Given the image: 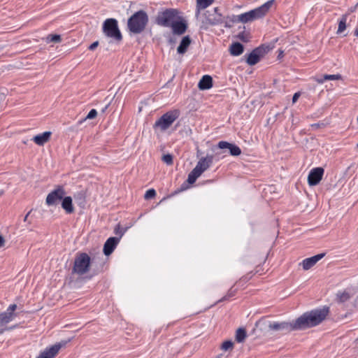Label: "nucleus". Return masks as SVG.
Listing matches in <instances>:
<instances>
[{
  "instance_id": "cd10ccee",
  "label": "nucleus",
  "mask_w": 358,
  "mask_h": 358,
  "mask_svg": "<svg viewBox=\"0 0 358 358\" xmlns=\"http://www.w3.org/2000/svg\"><path fill=\"white\" fill-rule=\"evenodd\" d=\"M347 19H348L347 15H343L341 17V18L340 19V20L338 22V30H337L338 34L343 33L345 31V29H346Z\"/></svg>"
},
{
  "instance_id": "72a5a7b5",
  "label": "nucleus",
  "mask_w": 358,
  "mask_h": 358,
  "mask_svg": "<svg viewBox=\"0 0 358 358\" xmlns=\"http://www.w3.org/2000/svg\"><path fill=\"white\" fill-rule=\"evenodd\" d=\"M326 80H338L341 78V76L339 74L336 75H324Z\"/></svg>"
},
{
  "instance_id": "bb28decb",
  "label": "nucleus",
  "mask_w": 358,
  "mask_h": 358,
  "mask_svg": "<svg viewBox=\"0 0 358 358\" xmlns=\"http://www.w3.org/2000/svg\"><path fill=\"white\" fill-rule=\"evenodd\" d=\"M247 337V332L244 328H238L236 332V341L238 343H242Z\"/></svg>"
},
{
  "instance_id": "f3484780",
  "label": "nucleus",
  "mask_w": 358,
  "mask_h": 358,
  "mask_svg": "<svg viewBox=\"0 0 358 358\" xmlns=\"http://www.w3.org/2000/svg\"><path fill=\"white\" fill-rule=\"evenodd\" d=\"M324 253H320L311 257L306 258L303 259L300 264L302 265L303 270L307 271L314 266L318 261L324 257Z\"/></svg>"
},
{
  "instance_id": "09e8293b",
  "label": "nucleus",
  "mask_w": 358,
  "mask_h": 358,
  "mask_svg": "<svg viewBox=\"0 0 358 358\" xmlns=\"http://www.w3.org/2000/svg\"><path fill=\"white\" fill-rule=\"evenodd\" d=\"M357 5H358V3H357Z\"/></svg>"
},
{
  "instance_id": "6e6552de",
  "label": "nucleus",
  "mask_w": 358,
  "mask_h": 358,
  "mask_svg": "<svg viewBox=\"0 0 358 358\" xmlns=\"http://www.w3.org/2000/svg\"><path fill=\"white\" fill-rule=\"evenodd\" d=\"M268 329L273 331H281L285 334L291 332L292 331H296V320L292 322H273L268 324Z\"/></svg>"
},
{
  "instance_id": "ea45409f",
  "label": "nucleus",
  "mask_w": 358,
  "mask_h": 358,
  "mask_svg": "<svg viewBox=\"0 0 358 358\" xmlns=\"http://www.w3.org/2000/svg\"><path fill=\"white\" fill-rule=\"evenodd\" d=\"M15 327H16V325H14V326L10 327H6L5 329H0V334H3L5 331L13 330Z\"/></svg>"
},
{
  "instance_id": "49530a36",
  "label": "nucleus",
  "mask_w": 358,
  "mask_h": 358,
  "mask_svg": "<svg viewBox=\"0 0 358 358\" xmlns=\"http://www.w3.org/2000/svg\"><path fill=\"white\" fill-rule=\"evenodd\" d=\"M216 358H219V357H217Z\"/></svg>"
},
{
  "instance_id": "423d86ee",
  "label": "nucleus",
  "mask_w": 358,
  "mask_h": 358,
  "mask_svg": "<svg viewBox=\"0 0 358 358\" xmlns=\"http://www.w3.org/2000/svg\"><path fill=\"white\" fill-rule=\"evenodd\" d=\"M213 158H201L198 162L196 166L188 174L187 182L189 184H193L196 182V179L207 170L212 164Z\"/></svg>"
},
{
  "instance_id": "1a4fd4ad",
  "label": "nucleus",
  "mask_w": 358,
  "mask_h": 358,
  "mask_svg": "<svg viewBox=\"0 0 358 358\" xmlns=\"http://www.w3.org/2000/svg\"><path fill=\"white\" fill-rule=\"evenodd\" d=\"M66 194L65 189L62 185H58L54 190L50 192L45 199L48 206H55L64 198Z\"/></svg>"
},
{
  "instance_id": "de8ad7c7",
  "label": "nucleus",
  "mask_w": 358,
  "mask_h": 358,
  "mask_svg": "<svg viewBox=\"0 0 358 358\" xmlns=\"http://www.w3.org/2000/svg\"><path fill=\"white\" fill-rule=\"evenodd\" d=\"M357 147H358V143H357Z\"/></svg>"
},
{
  "instance_id": "0eeeda50",
  "label": "nucleus",
  "mask_w": 358,
  "mask_h": 358,
  "mask_svg": "<svg viewBox=\"0 0 358 358\" xmlns=\"http://www.w3.org/2000/svg\"><path fill=\"white\" fill-rule=\"evenodd\" d=\"M179 17L177 10L169 9L159 14L157 22L161 26L169 27L177 19H179Z\"/></svg>"
},
{
  "instance_id": "6ab92c4d",
  "label": "nucleus",
  "mask_w": 358,
  "mask_h": 358,
  "mask_svg": "<svg viewBox=\"0 0 358 358\" xmlns=\"http://www.w3.org/2000/svg\"><path fill=\"white\" fill-rule=\"evenodd\" d=\"M51 134V131H44L34 136L32 141L38 145H43L50 140Z\"/></svg>"
},
{
  "instance_id": "79ce46f5",
  "label": "nucleus",
  "mask_w": 358,
  "mask_h": 358,
  "mask_svg": "<svg viewBox=\"0 0 358 358\" xmlns=\"http://www.w3.org/2000/svg\"><path fill=\"white\" fill-rule=\"evenodd\" d=\"M4 243H5V240L3 238V237L0 235V247H3L4 245Z\"/></svg>"
},
{
  "instance_id": "7ed1b4c3",
  "label": "nucleus",
  "mask_w": 358,
  "mask_h": 358,
  "mask_svg": "<svg viewBox=\"0 0 358 358\" xmlns=\"http://www.w3.org/2000/svg\"><path fill=\"white\" fill-rule=\"evenodd\" d=\"M148 22V17L143 10L135 13L129 20L127 26L134 34H139L143 31Z\"/></svg>"
},
{
  "instance_id": "20e7f679",
  "label": "nucleus",
  "mask_w": 358,
  "mask_h": 358,
  "mask_svg": "<svg viewBox=\"0 0 358 358\" xmlns=\"http://www.w3.org/2000/svg\"><path fill=\"white\" fill-rule=\"evenodd\" d=\"M90 264L91 259L87 253H78L74 259L72 273L83 275L90 271Z\"/></svg>"
},
{
  "instance_id": "a878e982",
  "label": "nucleus",
  "mask_w": 358,
  "mask_h": 358,
  "mask_svg": "<svg viewBox=\"0 0 358 358\" xmlns=\"http://www.w3.org/2000/svg\"><path fill=\"white\" fill-rule=\"evenodd\" d=\"M236 17V19L235 20V21L239 22L241 23L245 24V23H248L250 22H252V20L251 18L249 11L244 13H241V14L237 15Z\"/></svg>"
},
{
  "instance_id": "393cba45",
  "label": "nucleus",
  "mask_w": 358,
  "mask_h": 358,
  "mask_svg": "<svg viewBox=\"0 0 358 358\" xmlns=\"http://www.w3.org/2000/svg\"><path fill=\"white\" fill-rule=\"evenodd\" d=\"M243 52V46L240 43H234L230 47V53L233 56H238Z\"/></svg>"
},
{
  "instance_id": "9b49d317",
  "label": "nucleus",
  "mask_w": 358,
  "mask_h": 358,
  "mask_svg": "<svg viewBox=\"0 0 358 358\" xmlns=\"http://www.w3.org/2000/svg\"><path fill=\"white\" fill-rule=\"evenodd\" d=\"M324 169L322 167H316L310 170L308 176V183L310 186L318 185L322 179Z\"/></svg>"
},
{
  "instance_id": "a18cd8bd",
  "label": "nucleus",
  "mask_w": 358,
  "mask_h": 358,
  "mask_svg": "<svg viewBox=\"0 0 358 358\" xmlns=\"http://www.w3.org/2000/svg\"><path fill=\"white\" fill-rule=\"evenodd\" d=\"M163 157H171V155L167 154V155H164Z\"/></svg>"
},
{
  "instance_id": "c85d7f7f",
  "label": "nucleus",
  "mask_w": 358,
  "mask_h": 358,
  "mask_svg": "<svg viewBox=\"0 0 358 358\" xmlns=\"http://www.w3.org/2000/svg\"><path fill=\"white\" fill-rule=\"evenodd\" d=\"M350 298V294L347 292H339L337 294L338 301L341 303H343L349 300Z\"/></svg>"
},
{
  "instance_id": "e433bc0d",
  "label": "nucleus",
  "mask_w": 358,
  "mask_h": 358,
  "mask_svg": "<svg viewBox=\"0 0 358 358\" xmlns=\"http://www.w3.org/2000/svg\"><path fill=\"white\" fill-rule=\"evenodd\" d=\"M164 163L166 165H172L173 164V158H162Z\"/></svg>"
},
{
  "instance_id": "aec40b11",
  "label": "nucleus",
  "mask_w": 358,
  "mask_h": 358,
  "mask_svg": "<svg viewBox=\"0 0 358 358\" xmlns=\"http://www.w3.org/2000/svg\"><path fill=\"white\" fill-rule=\"evenodd\" d=\"M260 56L261 50L259 48L255 49L248 55L247 63L250 66L256 64L259 61Z\"/></svg>"
},
{
  "instance_id": "f03ea898",
  "label": "nucleus",
  "mask_w": 358,
  "mask_h": 358,
  "mask_svg": "<svg viewBox=\"0 0 358 358\" xmlns=\"http://www.w3.org/2000/svg\"><path fill=\"white\" fill-rule=\"evenodd\" d=\"M179 116L180 111L178 110H173L166 112L153 124L155 132H164L173 124Z\"/></svg>"
},
{
  "instance_id": "4468645a",
  "label": "nucleus",
  "mask_w": 358,
  "mask_h": 358,
  "mask_svg": "<svg viewBox=\"0 0 358 358\" xmlns=\"http://www.w3.org/2000/svg\"><path fill=\"white\" fill-rule=\"evenodd\" d=\"M205 15L207 24L215 25L223 22V17L222 15L217 13V8H215L211 11H207Z\"/></svg>"
},
{
  "instance_id": "2f4dec72",
  "label": "nucleus",
  "mask_w": 358,
  "mask_h": 358,
  "mask_svg": "<svg viewBox=\"0 0 358 358\" xmlns=\"http://www.w3.org/2000/svg\"><path fill=\"white\" fill-rule=\"evenodd\" d=\"M47 41L48 42H53V43L60 42L61 36H60V35H57V34L49 35L47 37Z\"/></svg>"
},
{
  "instance_id": "4c0bfd02",
  "label": "nucleus",
  "mask_w": 358,
  "mask_h": 358,
  "mask_svg": "<svg viewBox=\"0 0 358 358\" xmlns=\"http://www.w3.org/2000/svg\"><path fill=\"white\" fill-rule=\"evenodd\" d=\"M99 45V42L98 41H95L94 43H92L90 46H89V49L90 50H94L97 46Z\"/></svg>"
},
{
  "instance_id": "a211bd4d",
  "label": "nucleus",
  "mask_w": 358,
  "mask_h": 358,
  "mask_svg": "<svg viewBox=\"0 0 358 358\" xmlns=\"http://www.w3.org/2000/svg\"><path fill=\"white\" fill-rule=\"evenodd\" d=\"M170 27L172 28L174 34L181 35L187 29V23L185 20L179 17V19H177Z\"/></svg>"
},
{
  "instance_id": "ddd939ff",
  "label": "nucleus",
  "mask_w": 358,
  "mask_h": 358,
  "mask_svg": "<svg viewBox=\"0 0 358 358\" xmlns=\"http://www.w3.org/2000/svg\"><path fill=\"white\" fill-rule=\"evenodd\" d=\"M16 308V304H10L6 311L0 313V326L9 323L15 317L16 314L14 312Z\"/></svg>"
},
{
  "instance_id": "39448f33",
  "label": "nucleus",
  "mask_w": 358,
  "mask_h": 358,
  "mask_svg": "<svg viewBox=\"0 0 358 358\" xmlns=\"http://www.w3.org/2000/svg\"><path fill=\"white\" fill-rule=\"evenodd\" d=\"M103 31L104 34L111 41L120 42L122 37L118 28L117 21L113 18H109L103 24Z\"/></svg>"
},
{
  "instance_id": "c9c22d12",
  "label": "nucleus",
  "mask_w": 358,
  "mask_h": 358,
  "mask_svg": "<svg viewBox=\"0 0 358 358\" xmlns=\"http://www.w3.org/2000/svg\"><path fill=\"white\" fill-rule=\"evenodd\" d=\"M124 233V230H122L120 229V224H117L116 226V227L115 228V234L116 235H119L118 238H120V239L121 237L123 236Z\"/></svg>"
},
{
  "instance_id": "473e14b6",
  "label": "nucleus",
  "mask_w": 358,
  "mask_h": 358,
  "mask_svg": "<svg viewBox=\"0 0 358 358\" xmlns=\"http://www.w3.org/2000/svg\"><path fill=\"white\" fill-rule=\"evenodd\" d=\"M155 195H156L155 190L154 189H150L148 191H146L144 197L145 199H150L154 198L155 196Z\"/></svg>"
},
{
  "instance_id": "7c9ffc66",
  "label": "nucleus",
  "mask_w": 358,
  "mask_h": 358,
  "mask_svg": "<svg viewBox=\"0 0 358 358\" xmlns=\"http://www.w3.org/2000/svg\"><path fill=\"white\" fill-rule=\"evenodd\" d=\"M234 343L231 341H225L222 344L221 348L225 351L231 350L233 348Z\"/></svg>"
},
{
  "instance_id": "f704fd0d",
  "label": "nucleus",
  "mask_w": 358,
  "mask_h": 358,
  "mask_svg": "<svg viewBox=\"0 0 358 358\" xmlns=\"http://www.w3.org/2000/svg\"><path fill=\"white\" fill-rule=\"evenodd\" d=\"M97 115V111L95 109H92L85 118V120L87 119H93Z\"/></svg>"
},
{
  "instance_id": "a19ab883",
  "label": "nucleus",
  "mask_w": 358,
  "mask_h": 358,
  "mask_svg": "<svg viewBox=\"0 0 358 358\" xmlns=\"http://www.w3.org/2000/svg\"><path fill=\"white\" fill-rule=\"evenodd\" d=\"M299 96H300V93L296 92L292 97V102L295 103L298 100Z\"/></svg>"
},
{
  "instance_id": "412c9836",
  "label": "nucleus",
  "mask_w": 358,
  "mask_h": 358,
  "mask_svg": "<svg viewBox=\"0 0 358 358\" xmlns=\"http://www.w3.org/2000/svg\"><path fill=\"white\" fill-rule=\"evenodd\" d=\"M213 86L212 78L208 75L203 76L200 80L198 87L201 90H209Z\"/></svg>"
},
{
  "instance_id": "2eb2a0df",
  "label": "nucleus",
  "mask_w": 358,
  "mask_h": 358,
  "mask_svg": "<svg viewBox=\"0 0 358 358\" xmlns=\"http://www.w3.org/2000/svg\"><path fill=\"white\" fill-rule=\"evenodd\" d=\"M217 148L221 150H227L229 153L233 156H238L241 154V150L238 146L227 141H220Z\"/></svg>"
},
{
  "instance_id": "f8f14e48",
  "label": "nucleus",
  "mask_w": 358,
  "mask_h": 358,
  "mask_svg": "<svg viewBox=\"0 0 358 358\" xmlns=\"http://www.w3.org/2000/svg\"><path fill=\"white\" fill-rule=\"evenodd\" d=\"M66 343V342L57 343L50 348H47L43 352H41L36 358H54Z\"/></svg>"
},
{
  "instance_id": "c756f323",
  "label": "nucleus",
  "mask_w": 358,
  "mask_h": 358,
  "mask_svg": "<svg viewBox=\"0 0 358 358\" xmlns=\"http://www.w3.org/2000/svg\"><path fill=\"white\" fill-rule=\"evenodd\" d=\"M236 293V289H233V287L230 288L228 291L227 294L223 296L221 299L218 301V302H222L226 300H228L230 297L234 296Z\"/></svg>"
},
{
  "instance_id": "c03bdc74",
  "label": "nucleus",
  "mask_w": 358,
  "mask_h": 358,
  "mask_svg": "<svg viewBox=\"0 0 358 358\" xmlns=\"http://www.w3.org/2000/svg\"><path fill=\"white\" fill-rule=\"evenodd\" d=\"M355 35L356 36H358V27H357L355 29Z\"/></svg>"
},
{
  "instance_id": "5701e85b",
  "label": "nucleus",
  "mask_w": 358,
  "mask_h": 358,
  "mask_svg": "<svg viewBox=\"0 0 358 358\" xmlns=\"http://www.w3.org/2000/svg\"><path fill=\"white\" fill-rule=\"evenodd\" d=\"M191 43V39L189 36L182 38L179 46L178 47L177 52L179 54H184Z\"/></svg>"
},
{
  "instance_id": "58836bf2",
  "label": "nucleus",
  "mask_w": 358,
  "mask_h": 358,
  "mask_svg": "<svg viewBox=\"0 0 358 358\" xmlns=\"http://www.w3.org/2000/svg\"><path fill=\"white\" fill-rule=\"evenodd\" d=\"M315 80L318 83H323L324 82L326 81V79H325V76H323L321 78H315Z\"/></svg>"
},
{
  "instance_id": "4be33fe9",
  "label": "nucleus",
  "mask_w": 358,
  "mask_h": 358,
  "mask_svg": "<svg viewBox=\"0 0 358 358\" xmlns=\"http://www.w3.org/2000/svg\"><path fill=\"white\" fill-rule=\"evenodd\" d=\"M62 207L66 211L67 214H71L74 212V208L73 206L72 198L71 196H64L62 199Z\"/></svg>"
},
{
  "instance_id": "37998d69",
  "label": "nucleus",
  "mask_w": 358,
  "mask_h": 358,
  "mask_svg": "<svg viewBox=\"0 0 358 358\" xmlns=\"http://www.w3.org/2000/svg\"><path fill=\"white\" fill-rule=\"evenodd\" d=\"M31 211H29L24 217V221L26 222L27 220L28 216L30 214Z\"/></svg>"
},
{
  "instance_id": "9d476101",
  "label": "nucleus",
  "mask_w": 358,
  "mask_h": 358,
  "mask_svg": "<svg viewBox=\"0 0 358 358\" xmlns=\"http://www.w3.org/2000/svg\"><path fill=\"white\" fill-rule=\"evenodd\" d=\"M275 0H269L262 6L249 11L252 21L264 17L269 11Z\"/></svg>"
},
{
  "instance_id": "dca6fc26",
  "label": "nucleus",
  "mask_w": 358,
  "mask_h": 358,
  "mask_svg": "<svg viewBox=\"0 0 358 358\" xmlns=\"http://www.w3.org/2000/svg\"><path fill=\"white\" fill-rule=\"evenodd\" d=\"M120 242V238L110 237L107 239L103 245V253L106 256H109L113 253L118 243Z\"/></svg>"
},
{
  "instance_id": "f257e3e1",
  "label": "nucleus",
  "mask_w": 358,
  "mask_h": 358,
  "mask_svg": "<svg viewBox=\"0 0 358 358\" xmlns=\"http://www.w3.org/2000/svg\"><path fill=\"white\" fill-rule=\"evenodd\" d=\"M329 313V308L323 306L304 313L296 320L298 330L306 329L315 327L322 323Z\"/></svg>"
},
{
  "instance_id": "b1692460",
  "label": "nucleus",
  "mask_w": 358,
  "mask_h": 358,
  "mask_svg": "<svg viewBox=\"0 0 358 358\" xmlns=\"http://www.w3.org/2000/svg\"><path fill=\"white\" fill-rule=\"evenodd\" d=\"M213 0H196V15L198 16L201 10H203L210 6Z\"/></svg>"
}]
</instances>
